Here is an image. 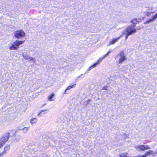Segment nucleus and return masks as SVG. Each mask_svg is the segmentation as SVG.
Returning <instances> with one entry per match:
<instances>
[{
  "label": "nucleus",
  "instance_id": "nucleus-32",
  "mask_svg": "<svg viewBox=\"0 0 157 157\" xmlns=\"http://www.w3.org/2000/svg\"><path fill=\"white\" fill-rule=\"evenodd\" d=\"M137 29L138 30H139V29H140V28H137Z\"/></svg>",
  "mask_w": 157,
  "mask_h": 157
},
{
  "label": "nucleus",
  "instance_id": "nucleus-23",
  "mask_svg": "<svg viewBox=\"0 0 157 157\" xmlns=\"http://www.w3.org/2000/svg\"><path fill=\"white\" fill-rule=\"evenodd\" d=\"M124 60V59H118V62H119V63L121 64L123 62Z\"/></svg>",
  "mask_w": 157,
  "mask_h": 157
},
{
  "label": "nucleus",
  "instance_id": "nucleus-21",
  "mask_svg": "<svg viewBox=\"0 0 157 157\" xmlns=\"http://www.w3.org/2000/svg\"><path fill=\"white\" fill-rule=\"evenodd\" d=\"M43 112V111H40L38 114V116L39 117H41L42 116V112Z\"/></svg>",
  "mask_w": 157,
  "mask_h": 157
},
{
  "label": "nucleus",
  "instance_id": "nucleus-25",
  "mask_svg": "<svg viewBox=\"0 0 157 157\" xmlns=\"http://www.w3.org/2000/svg\"><path fill=\"white\" fill-rule=\"evenodd\" d=\"M82 75H80L79 76H78V77H77V78H76V81H78V80H79V78H80Z\"/></svg>",
  "mask_w": 157,
  "mask_h": 157
},
{
  "label": "nucleus",
  "instance_id": "nucleus-8",
  "mask_svg": "<svg viewBox=\"0 0 157 157\" xmlns=\"http://www.w3.org/2000/svg\"><path fill=\"white\" fill-rule=\"evenodd\" d=\"M48 99L50 101H55L56 100L55 94L53 93H52L48 97Z\"/></svg>",
  "mask_w": 157,
  "mask_h": 157
},
{
  "label": "nucleus",
  "instance_id": "nucleus-19",
  "mask_svg": "<svg viewBox=\"0 0 157 157\" xmlns=\"http://www.w3.org/2000/svg\"><path fill=\"white\" fill-rule=\"evenodd\" d=\"M137 20L136 19H133L131 21V22L133 24H136L137 23Z\"/></svg>",
  "mask_w": 157,
  "mask_h": 157
},
{
  "label": "nucleus",
  "instance_id": "nucleus-17",
  "mask_svg": "<svg viewBox=\"0 0 157 157\" xmlns=\"http://www.w3.org/2000/svg\"><path fill=\"white\" fill-rule=\"evenodd\" d=\"M128 153L125 152L121 154L119 156V157H130L128 156H127Z\"/></svg>",
  "mask_w": 157,
  "mask_h": 157
},
{
  "label": "nucleus",
  "instance_id": "nucleus-31",
  "mask_svg": "<svg viewBox=\"0 0 157 157\" xmlns=\"http://www.w3.org/2000/svg\"><path fill=\"white\" fill-rule=\"evenodd\" d=\"M139 157H146V155H138Z\"/></svg>",
  "mask_w": 157,
  "mask_h": 157
},
{
  "label": "nucleus",
  "instance_id": "nucleus-15",
  "mask_svg": "<svg viewBox=\"0 0 157 157\" xmlns=\"http://www.w3.org/2000/svg\"><path fill=\"white\" fill-rule=\"evenodd\" d=\"M154 13H155L154 12H149L148 11H145L144 12V13L145 14V15L146 16H147V17H149L151 15V14H153Z\"/></svg>",
  "mask_w": 157,
  "mask_h": 157
},
{
  "label": "nucleus",
  "instance_id": "nucleus-2",
  "mask_svg": "<svg viewBox=\"0 0 157 157\" xmlns=\"http://www.w3.org/2000/svg\"><path fill=\"white\" fill-rule=\"evenodd\" d=\"M14 36L17 39H20L25 36L24 32L22 30L15 31L14 32Z\"/></svg>",
  "mask_w": 157,
  "mask_h": 157
},
{
  "label": "nucleus",
  "instance_id": "nucleus-14",
  "mask_svg": "<svg viewBox=\"0 0 157 157\" xmlns=\"http://www.w3.org/2000/svg\"><path fill=\"white\" fill-rule=\"evenodd\" d=\"M9 49L10 50H17V47H16L14 43L13 44H11V46H10Z\"/></svg>",
  "mask_w": 157,
  "mask_h": 157
},
{
  "label": "nucleus",
  "instance_id": "nucleus-1",
  "mask_svg": "<svg viewBox=\"0 0 157 157\" xmlns=\"http://www.w3.org/2000/svg\"><path fill=\"white\" fill-rule=\"evenodd\" d=\"M134 26L135 25H131L127 27L125 32L130 35L135 34L136 32V30Z\"/></svg>",
  "mask_w": 157,
  "mask_h": 157
},
{
  "label": "nucleus",
  "instance_id": "nucleus-6",
  "mask_svg": "<svg viewBox=\"0 0 157 157\" xmlns=\"http://www.w3.org/2000/svg\"><path fill=\"white\" fill-rule=\"evenodd\" d=\"M157 18V13L154 15H153L151 18L147 21L146 22H144V24H146L149 23L153 21H155Z\"/></svg>",
  "mask_w": 157,
  "mask_h": 157
},
{
  "label": "nucleus",
  "instance_id": "nucleus-3",
  "mask_svg": "<svg viewBox=\"0 0 157 157\" xmlns=\"http://www.w3.org/2000/svg\"><path fill=\"white\" fill-rule=\"evenodd\" d=\"M135 147L139 151H145L150 149V147L147 145H136Z\"/></svg>",
  "mask_w": 157,
  "mask_h": 157
},
{
  "label": "nucleus",
  "instance_id": "nucleus-30",
  "mask_svg": "<svg viewBox=\"0 0 157 157\" xmlns=\"http://www.w3.org/2000/svg\"><path fill=\"white\" fill-rule=\"evenodd\" d=\"M3 144L0 142V148L3 146Z\"/></svg>",
  "mask_w": 157,
  "mask_h": 157
},
{
  "label": "nucleus",
  "instance_id": "nucleus-9",
  "mask_svg": "<svg viewBox=\"0 0 157 157\" xmlns=\"http://www.w3.org/2000/svg\"><path fill=\"white\" fill-rule=\"evenodd\" d=\"M76 84V83L75 82L73 84L68 86L64 91V94H67V90H70L72 88H74Z\"/></svg>",
  "mask_w": 157,
  "mask_h": 157
},
{
  "label": "nucleus",
  "instance_id": "nucleus-26",
  "mask_svg": "<svg viewBox=\"0 0 157 157\" xmlns=\"http://www.w3.org/2000/svg\"><path fill=\"white\" fill-rule=\"evenodd\" d=\"M108 89V87L107 86H105L103 88V90H107Z\"/></svg>",
  "mask_w": 157,
  "mask_h": 157
},
{
  "label": "nucleus",
  "instance_id": "nucleus-28",
  "mask_svg": "<svg viewBox=\"0 0 157 157\" xmlns=\"http://www.w3.org/2000/svg\"><path fill=\"white\" fill-rule=\"evenodd\" d=\"M110 52H108V53H107V54L104 56L103 58H102V59H103V58H105V56H108Z\"/></svg>",
  "mask_w": 157,
  "mask_h": 157
},
{
  "label": "nucleus",
  "instance_id": "nucleus-16",
  "mask_svg": "<svg viewBox=\"0 0 157 157\" xmlns=\"http://www.w3.org/2000/svg\"><path fill=\"white\" fill-rule=\"evenodd\" d=\"M29 129V127H25L24 128H23L22 129V130L23 131V132L24 133H26L28 132V131Z\"/></svg>",
  "mask_w": 157,
  "mask_h": 157
},
{
  "label": "nucleus",
  "instance_id": "nucleus-13",
  "mask_svg": "<svg viewBox=\"0 0 157 157\" xmlns=\"http://www.w3.org/2000/svg\"><path fill=\"white\" fill-rule=\"evenodd\" d=\"M120 36L118 37L116 39H113L110 42L109 45L111 44H114L115 43L117 42L118 40L120 38Z\"/></svg>",
  "mask_w": 157,
  "mask_h": 157
},
{
  "label": "nucleus",
  "instance_id": "nucleus-5",
  "mask_svg": "<svg viewBox=\"0 0 157 157\" xmlns=\"http://www.w3.org/2000/svg\"><path fill=\"white\" fill-rule=\"evenodd\" d=\"M101 62V59H98L95 63L91 66H90L88 69V70L89 71L97 67V65L99 64Z\"/></svg>",
  "mask_w": 157,
  "mask_h": 157
},
{
  "label": "nucleus",
  "instance_id": "nucleus-29",
  "mask_svg": "<svg viewBox=\"0 0 157 157\" xmlns=\"http://www.w3.org/2000/svg\"><path fill=\"white\" fill-rule=\"evenodd\" d=\"M137 20V23L140 22L141 21V19H136Z\"/></svg>",
  "mask_w": 157,
  "mask_h": 157
},
{
  "label": "nucleus",
  "instance_id": "nucleus-20",
  "mask_svg": "<svg viewBox=\"0 0 157 157\" xmlns=\"http://www.w3.org/2000/svg\"><path fill=\"white\" fill-rule=\"evenodd\" d=\"M90 100H87L84 102V105L88 104L90 103Z\"/></svg>",
  "mask_w": 157,
  "mask_h": 157
},
{
  "label": "nucleus",
  "instance_id": "nucleus-12",
  "mask_svg": "<svg viewBox=\"0 0 157 157\" xmlns=\"http://www.w3.org/2000/svg\"><path fill=\"white\" fill-rule=\"evenodd\" d=\"M10 149L9 146L7 145L4 148V150L3 152L0 154V156H2L3 155L6 153L7 151H8Z\"/></svg>",
  "mask_w": 157,
  "mask_h": 157
},
{
  "label": "nucleus",
  "instance_id": "nucleus-22",
  "mask_svg": "<svg viewBox=\"0 0 157 157\" xmlns=\"http://www.w3.org/2000/svg\"><path fill=\"white\" fill-rule=\"evenodd\" d=\"M148 10H152L153 9V7L152 6H149L148 8Z\"/></svg>",
  "mask_w": 157,
  "mask_h": 157
},
{
  "label": "nucleus",
  "instance_id": "nucleus-7",
  "mask_svg": "<svg viewBox=\"0 0 157 157\" xmlns=\"http://www.w3.org/2000/svg\"><path fill=\"white\" fill-rule=\"evenodd\" d=\"M116 58L118 59H125L126 54L123 52H121L117 56Z\"/></svg>",
  "mask_w": 157,
  "mask_h": 157
},
{
  "label": "nucleus",
  "instance_id": "nucleus-4",
  "mask_svg": "<svg viewBox=\"0 0 157 157\" xmlns=\"http://www.w3.org/2000/svg\"><path fill=\"white\" fill-rule=\"evenodd\" d=\"M10 136L9 133H7L5 135L2 136L0 139V142L3 144L8 140L9 137Z\"/></svg>",
  "mask_w": 157,
  "mask_h": 157
},
{
  "label": "nucleus",
  "instance_id": "nucleus-11",
  "mask_svg": "<svg viewBox=\"0 0 157 157\" xmlns=\"http://www.w3.org/2000/svg\"><path fill=\"white\" fill-rule=\"evenodd\" d=\"M24 41L25 40L19 41L18 40H16L14 42V43L16 47H17L18 48L20 45H21L24 43Z\"/></svg>",
  "mask_w": 157,
  "mask_h": 157
},
{
  "label": "nucleus",
  "instance_id": "nucleus-27",
  "mask_svg": "<svg viewBox=\"0 0 157 157\" xmlns=\"http://www.w3.org/2000/svg\"><path fill=\"white\" fill-rule=\"evenodd\" d=\"M130 35L128 33H127L126 35L125 36L126 40L128 38V36Z\"/></svg>",
  "mask_w": 157,
  "mask_h": 157
},
{
  "label": "nucleus",
  "instance_id": "nucleus-18",
  "mask_svg": "<svg viewBox=\"0 0 157 157\" xmlns=\"http://www.w3.org/2000/svg\"><path fill=\"white\" fill-rule=\"evenodd\" d=\"M153 151H147L146 154H145V155L146 156H148V155H151L153 154Z\"/></svg>",
  "mask_w": 157,
  "mask_h": 157
},
{
  "label": "nucleus",
  "instance_id": "nucleus-24",
  "mask_svg": "<svg viewBox=\"0 0 157 157\" xmlns=\"http://www.w3.org/2000/svg\"><path fill=\"white\" fill-rule=\"evenodd\" d=\"M47 111V109H45V110H41L40 111H43V112H42V114H44L46 113V112H45L46 111Z\"/></svg>",
  "mask_w": 157,
  "mask_h": 157
},
{
  "label": "nucleus",
  "instance_id": "nucleus-10",
  "mask_svg": "<svg viewBox=\"0 0 157 157\" xmlns=\"http://www.w3.org/2000/svg\"><path fill=\"white\" fill-rule=\"evenodd\" d=\"M30 121L31 125H33L37 123L38 120L36 118L32 117L30 119Z\"/></svg>",
  "mask_w": 157,
  "mask_h": 157
}]
</instances>
